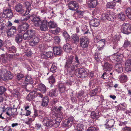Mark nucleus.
<instances>
[{
  "instance_id": "nucleus-1",
  "label": "nucleus",
  "mask_w": 131,
  "mask_h": 131,
  "mask_svg": "<svg viewBox=\"0 0 131 131\" xmlns=\"http://www.w3.org/2000/svg\"><path fill=\"white\" fill-rule=\"evenodd\" d=\"M50 116V119L47 117L44 118L42 121L43 125L47 127L53 126L56 128L58 127L60 125L59 123H58V122L54 117H52V115L51 114Z\"/></svg>"
},
{
  "instance_id": "nucleus-2",
  "label": "nucleus",
  "mask_w": 131,
  "mask_h": 131,
  "mask_svg": "<svg viewBox=\"0 0 131 131\" xmlns=\"http://www.w3.org/2000/svg\"><path fill=\"white\" fill-rule=\"evenodd\" d=\"M73 56H70L66 60L65 63L64 67L70 72L75 71L77 68V66L74 64L73 62Z\"/></svg>"
},
{
  "instance_id": "nucleus-3",
  "label": "nucleus",
  "mask_w": 131,
  "mask_h": 131,
  "mask_svg": "<svg viewBox=\"0 0 131 131\" xmlns=\"http://www.w3.org/2000/svg\"><path fill=\"white\" fill-rule=\"evenodd\" d=\"M13 77V75L9 71L4 69L0 70V78L4 80L11 79Z\"/></svg>"
},
{
  "instance_id": "nucleus-4",
  "label": "nucleus",
  "mask_w": 131,
  "mask_h": 131,
  "mask_svg": "<svg viewBox=\"0 0 131 131\" xmlns=\"http://www.w3.org/2000/svg\"><path fill=\"white\" fill-rule=\"evenodd\" d=\"M63 108V107L61 106H59L57 108L56 113H54L51 114L52 115V117L53 118L54 117L58 122V123H59V124L63 116V113L61 111Z\"/></svg>"
},
{
  "instance_id": "nucleus-5",
  "label": "nucleus",
  "mask_w": 131,
  "mask_h": 131,
  "mask_svg": "<svg viewBox=\"0 0 131 131\" xmlns=\"http://www.w3.org/2000/svg\"><path fill=\"white\" fill-rule=\"evenodd\" d=\"M76 72V74H78V77L79 78H83L88 76L87 71L83 68H80L77 69Z\"/></svg>"
},
{
  "instance_id": "nucleus-6",
  "label": "nucleus",
  "mask_w": 131,
  "mask_h": 131,
  "mask_svg": "<svg viewBox=\"0 0 131 131\" xmlns=\"http://www.w3.org/2000/svg\"><path fill=\"white\" fill-rule=\"evenodd\" d=\"M68 6L69 8L71 10L76 11L79 8V4L76 1H72L69 2Z\"/></svg>"
},
{
  "instance_id": "nucleus-7",
  "label": "nucleus",
  "mask_w": 131,
  "mask_h": 131,
  "mask_svg": "<svg viewBox=\"0 0 131 131\" xmlns=\"http://www.w3.org/2000/svg\"><path fill=\"white\" fill-rule=\"evenodd\" d=\"M2 111L3 112H5L6 113L8 116H11L12 115H15L16 114L17 110L15 108L12 109V108L7 107L6 108L3 107Z\"/></svg>"
},
{
  "instance_id": "nucleus-8",
  "label": "nucleus",
  "mask_w": 131,
  "mask_h": 131,
  "mask_svg": "<svg viewBox=\"0 0 131 131\" xmlns=\"http://www.w3.org/2000/svg\"><path fill=\"white\" fill-rule=\"evenodd\" d=\"M35 31L34 30L30 29L28 30L23 34V38L25 40H28L32 38L34 35Z\"/></svg>"
},
{
  "instance_id": "nucleus-9",
  "label": "nucleus",
  "mask_w": 131,
  "mask_h": 131,
  "mask_svg": "<svg viewBox=\"0 0 131 131\" xmlns=\"http://www.w3.org/2000/svg\"><path fill=\"white\" fill-rule=\"evenodd\" d=\"M122 32L125 34H128L131 33V25L127 24L126 25H123L121 27Z\"/></svg>"
},
{
  "instance_id": "nucleus-10",
  "label": "nucleus",
  "mask_w": 131,
  "mask_h": 131,
  "mask_svg": "<svg viewBox=\"0 0 131 131\" xmlns=\"http://www.w3.org/2000/svg\"><path fill=\"white\" fill-rule=\"evenodd\" d=\"M125 55L124 53L123 54L120 53H114L113 55L111 56V58H112L113 60H115L117 62H119L122 60L124 56Z\"/></svg>"
},
{
  "instance_id": "nucleus-11",
  "label": "nucleus",
  "mask_w": 131,
  "mask_h": 131,
  "mask_svg": "<svg viewBox=\"0 0 131 131\" xmlns=\"http://www.w3.org/2000/svg\"><path fill=\"white\" fill-rule=\"evenodd\" d=\"M29 27L28 24L26 23H23L19 25L17 27V30L19 33L23 34V32L25 31Z\"/></svg>"
},
{
  "instance_id": "nucleus-12",
  "label": "nucleus",
  "mask_w": 131,
  "mask_h": 131,
  "mask_svg": "<svg viewBox=\"0 0 131 131\" xmlns=\"http://www.w3.org/2000/svg\"><path fill=\"white\" fill-rule=\"evenodd\" d=\"M80 47L83 48H84L88 47L89 41L88 38H80Z\"/></svg>"
},
{
  "instance_id": "nucleus-13",
  "label": "nucleus",
  "mask_w": 131,
  "mask_h": 131,
  "mask_svg": "<svg viewBox=\"0 0 131 131\" xmlns=\"http://www.w3.org/2000/svg\"><path fill=\"white\" fill-rule=\"evenodd\" d=\"M105 123L104 125H106V128H111L114 127L115 121L113 119H106L105 120Z\"/></svg>"
},
{
  "instance_id": "nucleus-14",
  "label": "nucleus",
  "mask_w": 131,
  "mask_h": 131,
  "mask_svg": "<svg viewBox=\"0 0 131 131\" xmlns=\"http://www.w3.org/2000/svg\"><path fill=\"white\" fill-rule=\"evenodd\" d=\"M24 80L23 82L22 85L24 86H26L27 84L29 83L32 84L33 81L31 76L28 75H27L25 77Z\"/></svg>"
},
{
  "instance_id": "nucleus-15",
  "label": "nucleus",
  "mask_w": 131,
  "mask_h": 131,
  "mask_svg": "<svg viewBox=\"0 0 131 131\" xmlns=\"http://www.w3.org/2000/svg\"><path fill=\"white\" fill-rule=\"evenodd\" d=\"M3 14L6 16L5 18L7 17L9 18H11L13 16V14L11 9L10 8H6L4 9L3 10Z\"/></svg>"
},
{
  "instance_id": "nucleus-16",
  "label": "nucleus",
  "mask_w": 131,
  "mask_h": 131,
  "mask_svg": "<svg viewBox=\"0 0 131 131\" xmlns=\"http://www.w3.org/2000/svg\"><path fill=\"white\" fill-rule=\"evenodd\" d=\"M12 57V56L11 54H9L7 56L2 54L1 56L0 61L4 63H6L9 61V58Z\"/></svg>"
},
{
  "instance_id": "nucleus-17",
  "label": "nucleus",
  "mask_w": 131,
  "mask_h": 131,
  "mask_svg": "<svg viewBox=\"0 0 131 131\" xmlns=\"http://www.w3.org/2000/svg\"><path fill=\"white\" fill-rule=\"evenodd\" d=\"M53 54L52 52H41V59H47L52 57Z\"/></svg>"
},
{
  "instance_id": "nucleus-18",
  "label": "nucleus",
  "mask_w": 131,
  "mask_h": 131,
  "mask_svg": "<svg viewBox=\"0 0 131 131\" xmlns=\"http://www.w3.org/2000/svg\"><path fill=\"white\" fill-rule=\"evenodd\" d=\"M104 17L107 20L110 21H113L115 18V16L111 12L104 14Z\"/></svg>"
},
{
  "instance_id": "nucleus-19",
  "label": "nucleus",
  "mask_w": 131,
  "mask_h": 131,
  "mask_svg": "<svg viewBox=\"0 0 131 131\" xmlns=\"http://www.w3.org/2000/svg\"><path fill=\"white\" fill-rule=\"evenodd\" d=\"M16 30V27L12 26L7 31V36L8 37L13 36Z\"/></svg>"
},
{
  "instance_id": "nucleus-20",
  "label": "nucleus",
  "mask_w": 131,
  "mask_h": 131,
  "mask_svg": "<svg viewBox=\"0 0 131 131\" xmlns=\"http://www.w3.org/2000/svg\"><path fill=\"white\" fill-rule=\"evenodd\" d=\"M103 67L104 70L106 71H111L113 69L112 65L107 62L105 63Z\"/></svg>"
},
{
  "instance_id": "nucleus-21",
  "label": "nucleus",
  "mask_w": 131,
  "mask_h": 131,
  "mask_svg": "<svg viewBox=\"0 0 131 131\" xmlns=\"http://www.w3.org/2000/svg\"><path fill=\"white\" fill-rule=\"evenodd\" d=\"M119 77V80L122 83H125L128 80V77L127 75L123 73L120 75Z\"/></svg>"
},
{
  "instance_id": "nucleus-22",
  "label": "nucleus",
  "mask_w": 131,
  "mask_h": 131,
  "mask_svg": "<svg viewBox=\"0 0 131 131\" xmlns=\"http://www.w3.org/2000/svg\"><path fill=\"white\" fill-rule=\"evenodd\" d=\"M74 121L75 120L74 117L70 116L68 118L67 123L65 124V125L68 127H71Z\"/></svg>"
},
{
  "instance_id": "nucleus-23",
  "label": "nucleus",
  "mask_w": 131,
  "mask_h": 131,
  "mask_svg": "<svg viewBox=\"0 0 131 131\" xmlns=\"http://www.w3.org/2000/svg\"><path fill=\"white\" fill-rule=\"evenodd\" d=\"M53 50L55 55H60L62 53V48L59 47H54Z\"/></svg>"
},
{
  "instance_id": "nucleus-24",
  "label": "nucleus",
  "mask_w": 131,
  "mask_h": 131,
  "mask_svg": "<svg viewBox=\"0 0 131 131\" xmlns=\"http://www.w3.org/2000/svg\"><path fill=\"white\" fill-rule=\"evenodd\" d=\"M32 21L34 23L35 25L36 26H39L41 29V25H40V19L39 17H35L32 20Z\"/></svg>"
},
{
  "instance_id": "nucleus-25",
  "label": "nucleus",
  "mask_w": 131,
  "mask_h": 131,
  "mask_svg": "<svg viewBox=\"0 0 131 131\" xmlns=\"http://www.w3.org/2000/svg\"><path fill=\"white\" fill-rule=\"evenodd\" d=\"M25 7L26 9L25 13L24 14V16H25L28 15L29 13L31 10V6L30 3L28 2H26L24 4Z\"/></svg>"
},
{
  "instance_id": "nucleus-26",
  "label": "nucleus",
  "mask_w": 131,
  "mask_h": 131,
  "mask_svg": "<svg viewBox=\"0 0 131 131\" xmlns=\"http://www.w3.org/2000/svg\"><path fill=\"white\" fill-rule=\"evenodd\" d=\"M62 33L63 36L65 39L66 42H70L71 37L68 32L66 31H63Z\"/></svg>"
},
{
  "instance_id": "nucleus-27",
  "label": "nucleus",
  "mask_w": 131,
  "mask_h": 131,
  "mask_svg": "<svg viewBox=\"0 0 131 131\" xmlns=\"http://www.w3.org/2000/svg\"><path fill=\"white\" fill-rule=\"evenodd\" d=\"M67 43L64 45L63 47L64 50L67 52H70L72 50L70 42H66Z\"/></svg>"
},
{
  "instance_id": "nucleus-28",
  "label": "nucleus",
  "mask_w": 131,
  "mask_h": 131,
  "mask_svg": "<svg viewBox=\"0 0 131 131\" xmlns=\"http://www.w3.org/2000/svg\"><path fill=\"white\" fill-rule=\"evenodd\" d=\"M125 69L127 71H131V60L128 59L125 63Z\"/></svg>"
},
{
  "instance_id": "nucleus-29",
  "label": "nucleus",
  "mask_w": 131,
  "mask_h": 131,
  "mask_svg": "<svg viewBox=\"0 0 131 131\" xmlns=\"http://www.w3.org/2000/svg\"><path fill=\"white\" fill-rule=\"evenodd\" d=\"M15 8L17 12L20 14H22L24 12V10L23 9L22 5L21 4L17 5L15 6Z\"/></svg>"
},
{
  "instance_id": "nucleus-30",
  "label": "nucleus",
  "mask_w": 131,
  "mask_h": 131,
  "mask_svg": "<svg viewBox=\"0 0 131 131\" xmlns=\"http://www.w3.org/2000/svg\"><path fill=\"white\" fill-rule=\"evenodd\" d=\"M39 41V38L38 37H36L30 41L29 42V44L31 46H35L38 45Z\"/></svg>"
},
{
  "instance_id": "nucleus-31",
  "label": "nucleus",
  "mask_w": 131,
  "mask_h": 131,
  "mask_svg": "<svg viewBox=\"0 0 131 131\" xmlns=\"http://www.w3.org/2000/svg\"><path fill=\"white\" fill-rule=\"evenodd\" d=\"M79 36L77 34H73L71 37V41L74 43H77L79 41Z\"/></svg>"
},
{
  "instance_id": "nucleus-32",
  "label": "nucleus",
  "mask_w": 131,
  "mask_h": 131,
  "mask_svg": "<svg viewBox=\"0 0 131 131\" xmlns=\"http://www.w3.org/2000/svg\"><path fill=\"white\" fill-rule=\"evenodd\" d=\"M48 29L47 21L44 19L43 21H41V31H45Z\"/></svg>"
},
{
  "instance_id": "nucleus-33",
  "label": "nucleus",
  "mask_w": 131,
  "mask_h": 131,
  "mask_svg": "<svg viewBox=\"0 0 131 131\" xmlns=\"http://www.w3.org/2000/svg\"><path fill=\"white\" fill-rule=\"evenodd\" d=\"M90 3L88 6L91 8H95L97 5L98 2L97 0H90Z\"/></svg>"
},
{
  "instance_id": "nucleus-34",
  "label": "nucleus",
  "mask_w": 131,
  "mask_h": 131,
  "mask_svg": "<svg viewBox=\"0 0 131 131\" xmlns=\"http://www.w3.org/2000/svg\"><path fill=\"white\" fill-rule=\"evenodd\" d=\"M92 26H93L97 27L100 24V20L97 19H92L90 22Z\"/></svg>"
},
{
  "instance_id": "nucleus-35",
  "label": "nucleus",
  "mask_w": 131,
  "mask_h": 131,
  "mask_svg": "<svg viewBox=\"0 0 131 131\" xmlns=\"http://www.w3.org/2000/svg\"><path fill=\"white\" fill-rule=\"evenodd\" d=\"M42 35V38L45 41H49L51 39L52 37L49 34H44L41 33Z\"/></svg>"
},
{
  "instance_id": "nucleus-36",
  "label": "nucleus",
  "mask_w": 131,
  "mask_h": 131,
  "mask_svg": "<svg viewBox=\"0 0 131 131\" xmlns=\"http://www.w3.org/2000/svg\"><path fill=\"white\" fill-rule=\"evenodd\" d=\"M119 44L118 41L117 40H116L113 42V49H117L116 51L117 52L120 50V48L119 47Z\"/></svg>"
},
{
  "instance_id": "nucleus-37",
  "label": "nucleus",
  "mask_w": 131,
  "mask_h": 131,
  "mask_svg": "<svg viewBox=\"0 0 131 131\" xmlns=\"http://www.w3.org/2000/svg\"><path fill=\"white\" fill-rule=\"evenodd\" d=\"M49 102V98L47 96H46L43 98L42 100V105L43 106H47Z\"/></svg>"
},
{
  "instance_id": "nucleus-38",
  "label": "nucleus",
  "mask_w": 131,
  "mask_h": 131,
  "mask_svg": "<svg viewBox=\"0 0 131 131\" xmlns=\"http://www.w3.org/2000/svg\"><path fill=\"white\" fill-rule=\"evenodd\" d=\"M116 5V3L113 1L108 2L106 4V7L107 8H114Z\"/></svg>"
},
{
  "instance_id": "nucleus-39",
  "label": "nucleus",
  "mask_w": 131,
  "mask_h": 131,
  "mask_svg": "<svg viewBox=\"0 0 131 131\" xmlns=\"http://www.w3.org/2000/svg\"><path fill=\"white\" fill-rule=\"evenodd\" d=\"M116 71L118 73H121L123 71V67L121 64H117L115 67Z\"/></svg>"
},
{
  "instance_id": "nucleus-40",
  "label": "nucleus",
  "mask_w": 131,
  "mask_h": 131,
  "mask_svg": "<svg viewBox=\"0 0 131 131\" xmlns=\"http://www.w3.org/2000/svg\"><path fill=\"white\" fill-rule=\"evenodd\" d=\"M84 126L81 123L78 124L76 126V131H82L84 129Z\"/></svg>"
},
{
  "instance_id": "nucleus-41",
  "label": "nucleus",
  "mask_w": 131,
  "mask_h": 131,
  "mask_svg": "<svg viewBox=\"0 0 131 131\" xmlns=\"http://www.w3.org/2000/svg\"><path fill=\"white\" fill-rule=\"evenodd\" d=\"M118 18L121 21H124L125 19L126 16L124 13L121 12L118 14Z\"/></svg>"
},
{
  "instance_id": "nucleus-42",
  "label": "nucleus",
  "mask_w": 131,
  "mask_h": 131,
  "mask_svg": "<svg viewBox=\"0 0 131 131\" xmlns=\"http://www.w3.org/2000/svg\"><path fill=\"white\" fill-rule=\"evenodd\" d=\"M47 23L48 26L50 28H54L57 26V24L53 21H50Z\"/></svg>"
},
{
  "instance_id": "nucleus-43",
  "label": "nucleus",
  "mask_w": 131,
  "mask_h": 131,
  "mask_svg": "<svg viewBox=\"0 0 131 131\" xmlns=\"http://www.w3.org/2000/svg\"><path fill=\"white\" fill-rule=\"evenodd\" d=\"M48 81L50 84H54L56 82L55 77L52 75L49 77L48 78Z\"/></svg>"
},
{
  "instance_id": "nucleus-44",
  "label": "nucleus",
  "mask_w": 131,
  "mask_h": 131,
  "mask_svg": "<svg viewBox=\"0 0 131 131\" xmlns=\"http://www.w3.org/2000/svg\"><path fill=\"white\" fill-rule=\"evenodd\" d=\"M125 13L129 18L131 20V7L127 8L125 10Z\"/></svg>"
},
{
  "instance_id": "nucleus-45",
  "label": "nucleus",
  "mask_w": 131,
  "mask_h": 131,
  "mask_svg": "<svg viewBox=\"0 0 131 131\" xmlns=\"http://www.w3.org/2000/svg\"><path fill=\"white\" fill-rule=\"evenodd\" d=\"M23 39L22 35L17 34L16 36L15 40L16 42L19 43L21 42Z\"/></svg>"
},
{
  "instance_id": "nucleus-46",
  "label": "nucleus",
  "mask_w": 131,
  "mask_h": 131,
  "mask_svg": "<svg viewBox=\"0 0 131 131\" xmlns=\"http://www.w3.org/2000/svg\"><path fill=\"white\" fill-rule=\"evenodd\" d=\"M56 89H53L49 91L48 95L50 97L56 96L57 95L56 94Z\"/></svg>"
},
{
  "instance_id": "nucleus-47",
  "label": "nucleus",
  "mask_w": 131,
  "mask_h": 131,
  "mask_svg": "<svg viewBox=\"0 0 131 131\" xmlns=\"http://www.w3.org/2000/svg\"><path fill=\"white\" fill-rule=\"evenodd\" d=\"M3 19L2 18L0 17V32L1 33H3V31L4 30V28L5 27L3 25L2 23H1L2 21H3Z\"/></svg>"
},
{
  "instance_id": "nucleus-48",
  "label": "nucleus",
  "mask_w": 131,
  "mask_h": 131,
  "mask_svg": "<svg viewBox=\"0 0 131 131\" xmlns=\"http://www.w3.org/2000/svg\"><path fill=\"white\" fill-rule=\"evenodd\" d=\"M95 60L97 62H99L101 61V58L100 56V54L97 53L96 52L94 56Z\"/></svg>"
},
{
  "instance_id": "nucleus-49",
  "label": "nucleus",
  "mask_w": 131,
  "mask_h": 131,
  "mask_svg": "<svg viewBox=\"0 0 131 131\" xmlns=\"http://www.w3.org/2000/svg\"><path fill=\"white\" fill-rule=\"evenodd\" d=\"M38 115L37 114V111L35 110L34 111V114L33 115L32 118H29L28 119V121L30 123L35 120V118Z\"/></svg>"
},
{
  "instance_id": "nucleus-50",
  "label": "nucleus",
  "mask_w": 131,
  "mask_h": 131,
  "mask_svg": "<svg viewBox=\"0 0 131 131\" xmlns=\"http://www.w3.org/2000/svg\"><path fill=\"white\" fill-rule=\"evenodd\" d=\"M98 92V89L96 88L90 92V95L91 96H94L96 95Z\"/></svg>"
},
{
  "instance_id": "nucleus-51",
  "label": "nucleus",
  "mask_w": 131,
  "mask_h": 131,
  "mask_svg": "<svg viewBox=\"0 0 131 131\" xmlns=\"http://www.w3.org/2000/svg\"><path fill=\"white\" fill-rule=\"evenodd\" d=\"M57 69V65L54 63L52 64L50 68V71L51 72L54 73L56 71Z\"/></svg>"
},
{
  "instance_id": "nucleus-52",
  "label": "nucleus",
  "mask_w": 131,
  "mask_h": 131,
  "mask_svg": "<svg viewBox=\"0 0 131 131\" xmlns=\"http://www.w3.org/2000/svg\"><path fill=\"white\" fill-rule=\"evenodd\" d=\"M7 49L9 51V52H15L16 51V49L15 47L14 46H12L10 47H6Z\"/></svg>"
},
{
  "instance_id": "nucleus-53",
  "label": "nucleus",
  "mask_w": 131,
  "mask_h": 131,
  "mask_svg": "<svg viewBox=\"0 0 131 131\" xmlns=\"http://www.w3.org/2000/svg\"><path fill=\"white\" fill-rule=\"evenodd\" d=\"M59 91L61 93L64 92L65 90V87L64 85L62 84H59Z\"/></svg>"
},
{
  "instance_id": "nucleus-54",
  "label": "nucleus",
  "mask_w": 131,
  "mask_h": 131,
  "mask_svg": "<svg viewBox=\"0 0 131 131\" xmlns=\"http://www.w3.org/2000/svg\"><path fill=\"white\" fill-rule=\"evenodd\" d=\"M101 78L105 79L107 80L111 77V76H109V74L107 73L106 72H104L101 76Z\"/></svg>"
},
{
  "instance_id": "nucleus-55",
  "label": "nucleus",
  "mask_w": 131,
  "mask_h": 131,
  "mask_svg": "<svg viewBox=\"0 0 131 131\" xmlns=\"http://www.w3.org/2000/svg\"><path fill=\"white\" fill-rule=\"evenodd\" d=\"M48 89L44 84L41 83V93H45Z\"/></svg>"
},
{
  "instance_id": "nucleus-56",
  "label": "nucleus",
  "mask_w": 131,
  "mask_h": 131,
  "mask_svg": "<svg viewBox=\"0 0 131 131\" xmlns=\"http://www.w3.org/2000/svg\"><path fill=\"white\" fill-rule=\"evenodd\" d=\"M60 31V29L59 27L57 28L54 30H51V32L54 35H57L59 34Z\"/></svg>"
},
{
  "instance_id": "nucleus-57",
  "label": "nucleus",
  "mask_w": 131,
  "mask_h": 131,
  "mask_svg": "<svg viewBox=\"0 0 131 131\" xmlns=\"http://www.w3.org/2000/svg\"><path fill=\"white\" fill-rule=\"evenodd\" d=\"M74 61L76 65H75L77 66V67L80 65V62L79 59L77 55L75 56V57L74 59Z\"/></svg>"
},
{
  "instance_id": "nucleus-58",
  "label": "nucleus",
  "mask_w": 131,
  "mask_h": 131,
  "mask_svg": "<svg viewBox=\"0 0 131 131\" xmlns=\"http://www.w3.org/2000/svg\"><path fill=\"white\" fill-rule=\"evenodd\" d=\"M34 97V96L30 93L27 95L26 98L27 100L30 101L33 99Z\"/></svg>"
},
{
  "instance_id": "nucleus-59",
  "label": "nucleus",
  "mask_w": 131,
  "mask_h": 131,
  "mask_svg": "<svg viewBox=\"0 0 131 131\" xmlns=\"http://www.w3.org/2000/svg\"><path fill=\"white\" fill-rule=\"evenodd\" d=\"M104 45V43L103 44V42H102V43L98 42L97 46V49L99 50H102L103 49V46Z\"/></svg>"
},
{
  "instance_id": "nucleus-60",
  "label": "nucleus",
  "mask_w": 131,
  "mask_h": 131,
  "mask_svg": "<svg viewBox=\"0 0 131 131\" xmlns=\"http://www.w3.org/2000/svg\"><path fill=\"white\" fill-rule=\"evenodd\" d=\"M54 42L56 44H59L60 42L61 39L59 36H55L54 38Z\"/></svg>"
},
{
  "instance_id": "nucleus-61",
  "label": "nucleus",
  "mask_w": 131,
  "mask_h": 131,
  "mask_svg": "<svg viewBox=\"0 0 131 131\" xmlns=\"http://www.w3.org/2000/svg\"><path fill=\"white\" fill-rule=\"evenodd\" d=\"M131 45L129 41L128 40H125L123 45V46L125 48L127 47H130Z\"/></svg>"
},
{
  "instance_id": "nucleus-62",
  "label": "nucleus",
  "mask_w": 131,
  "mask_h": 131,
  "mask_svg": "<svg viewBox=\"0 0 131 131\" xmlns=\"http://www.w3.org/2000/svg\"><path fill=\"white\" fill-rule=\"evenodd\" d=\"M57 107L55 106H53L51 108V113L50 114H52V113H56V111L57 110Z\"/></svg>"
},
{
  "instance_id": "nucleus-63",
  "label": "nucleus",
  "mask_w": 131,
  "mask_h": 131,
  "mask_svg": "<svg viewBox=\"0 0 131 131\" xmlns=\"http://www.w3.org/2000/svg\"><path fill=\"white\" fill-rule=\"evenodd\" d=\"M91 118L93 119H97L98 117V115L94 112H93L91 113Z\"/></svg>"
},
{
  "instance_id": "nucleus-64",
  "label": "nucleus",
  "mask_w": 131,
  "mask_h": 131,
  "mask_svg": "<svg viewBox=\"0 0 131 131\" xmlns=\"http://www.w3.org/2000/svg\"><path fill=\"white\" fill-rule=\"evenodd\" d=\"M97 128L93 126L89 127L87 130V131H97Z\"/></svg>"
}]
</instances>
